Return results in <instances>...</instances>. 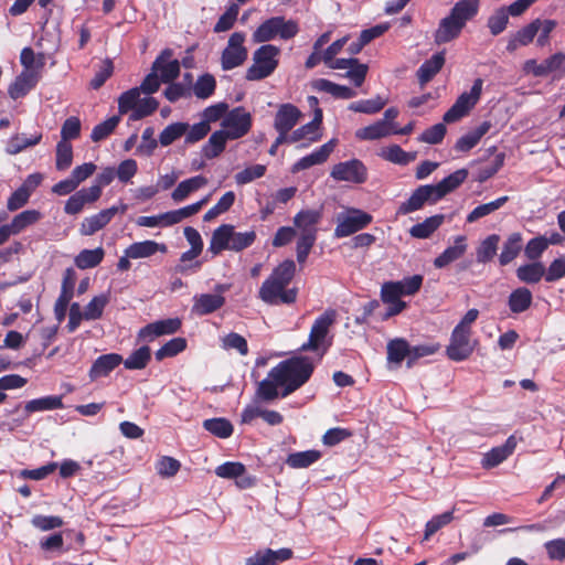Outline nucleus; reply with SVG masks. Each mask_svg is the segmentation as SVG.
<instances>
[{
    "label": "nucleus",
    "mask_w": 565,
    "mask_h": 565,
    "mask_svg": "<svg viewBox=\"0 0 565 565\" xmlns=\"http://www.w3.org/2000/svg\"><path fill=\"white\" fill-rule=\"evenodd\" d=\"M299 32L298 22L286 20L284 17H271L265 20L253 33L255 43H266L279 36L281 40H290Z\"/></svg>",
    "instance_id": "nucleus-3"
},
{
    "label": "nucleus",
    "mask_w": 565,
    "mask_h": 565,
    "mask_svg": "<svg viewBox=\"0 0 565 565\" xmlns=\"http://www.w3.org/2000/svg\"><path fill=\"white\" fill-rule=\"evenodd\" d=\"M479 0H459L450 10V15L461 25L466 26L479 10Z\"/></svg>",
    "instance_id": "nucleus-40"
},
{
    "label": "nucleus",
    "mask_w": 565,
    "mask_h": 565,
    "mask_svg": "<svg viewBox=\"0 0 565 565\" xmlns=\"http://www.w3.org/2000/svg\"><path fill=\"white\" fill-rule=\"evenodd\" d=\"M298 296L297 288H287L284 284L269 277L262 284L258 297L267 305H291Z\"/></svg>",
    "instance_id": "nucleus-5"
},
{
    "label": "nucleus",
    "mask_w": 565,
    "mask_h": 565,
    "mask_svg": "<svg viewBox=\"0 0 565 565\" xmlns=\"http://www.w3.org/2000/svg\"><path fill=\"white\" fill-rule=\"evenodd\" d=\"M105 256V252L102 247L95 249H83L75 257L74 263L79 269H88L98 266Z\"/></svg>",
    "instance_id": "nucleus-47"
},
{
    "label": "nucleus",
    "mask_w": 565,
    "mask_h": 565,
    "mask_svg": "<svg viewBox=\"0 0 565 565\" xmlns=\"http://www.w3.org/2000/svg\"><path fill=\"white\" fill-rule=\"evenodd\" d=\"M402 296L403 291L396 281H386L382 285L381 299L384 303L388 305L384 319L396 316L406 308V302L401 299Z\"/></svg>",
    "instance_id": "nucleus-14"
},
{
    "label": "nucleus",
    "mask_w": 565,
    "mask_h": 565,
    "mask_svg": "<svg viewBox=\"0 0 565 565\" xmlns=\"http://www.w3.org/2000/svg\"><path fill=\"white\" fill-rule=\"evenodd\" d=\"M42 140V134L36 132L30 138H26L24 135H14L12 136L7 143V152L9 154H18L25 150L29 147H33L38 143H40Z\"/></svg>",
    "instance_id": "nucleus-48"
},
{
    "label": "nucleus",
    "mask_w": 565,
    "mask_h": 565,
    "mask_svg": "<svg viewBox=\"0 0 565 565\" xmlns=\"http://www.w3.org/2000/svg\"><path fill=\"white\" fill-rule=\"evenodd\" d=\"M296 275V263L292 259H285L277 265L269 277L288 287Z\"/></svg>",
    "instance_id": "nucleus-57"
},
{
    "label": "nucleus",
    "mask_w": 565,
    "mask_h": 565,
    "mask_svg": "<svg viewBox=\"0 0 565 565\" xmlns=\"http://www.w3.org/2000/svg\"><path fill=\"white\" fill-rule=\"evenodd\" d=\"M547 242L545 236H536L531 238L525 247L524 255L531 262H539L543 253L547 249Z\"/></svg>",
    "instance_id": "nucleus-62"
},
{
    "label": "nucleus",
    "mask_w": 565,
    "mask_h": 565,
    "mask_svg": "<svg viewBox=\"0 0 565 565\" xmlns=\"http://www.w3.org/2000/svg\"><path fill=\"white\" fill-rule=\"evenodd\" d=\"M335 146L334 140H330L312 151L310 154L302 157L294 163L291 171L294 173L309 169L316 164H321L329 158Z\"/></svg>",
    "instance_id": "nucleus-24"
},
{
    "label": "nucleus",
    "mask_w": 565,
    "mask_h": 565,
    "mask_svg": "<svg viewBox=\"0 0 565 565\" xmlns=\"http://www.w3.org/2000/svg\"><path fill=\"white\" fill-rule=\"evenodd\" d=\"M222 130L227 132L230 140L244 137L252 128V116L244 107L238 106L230 110L223 118Z\"/></svg>",
    "instance_id": "nucleus-8"
},
{
    "label": "nucleus",
    "mask_w": 565,
    "mask_h": 565,
    "mask_svg": "<svg viewBox=\"0 0 565 565\" xmlns=\"http://www.w3.org/2000/svg\"><path fill=\"white\" fill-rule=\"evenodd\" d=\"M186 349V340L184 338H173L164 343L156 351V359L162 361L166 358H172Z\"/></svg>",
    "instance_id": "nucleus-59"
},
{
    "label": "nucleus",
    "mask_w": 565,
    "mask_h": 565,
    "mask_svg": "<svg viewBox=\"0 0 565 565\" xmlns=\"http://www.w3.org/2000/svg\"><path fill=\"white\" fill-rule=\"evenodd\" d=\"M386 105V100L380 96L371 99H361L349 105V109L355 113L373 115L381 111Z\"/></svg>",
    "instance_id": "nucleus-56"
},
{
    "label": "nucleus",
    "mask_w": 565,
    "mask_h": 565,
    "mask_svg": "<svg viewBox=\"0 0 565 565\" xmlns=\"http://www.w3.org/2000/svg\"><path fill=\"white\" fill-rule=\"evenodd\" d=\"M545 266L541 262H531L529 264L521 265L516 269V277L524 284L534 285L544 278Z\"/></svg>",
    "instance_id": "nucleus-42"
},
{
    "label": "nucleus",
    "mask_w": 565,
    "mask_h": 565,
    "mask_svg": "<svg viewBox=\"0 0 565 565\" xmlns=\"http://www.w3.org/2000/svg\"><path fill=\"white\" fill-rule=\"evenodd\" d=\"M119 121H120V116L117 115V116H113V117L104 120L103 122H99L98 125H96L92 130V135H90L92 140L94 142H98V141L106 139L110 134H113L115 128L118 126Z\"/></svg>",
    "instance_id": "nucleus-64"
},
{
    "label": "nucleus",
    "mask_w": 565,
    "mask_h": 565,
    "mask_svg": "<svg viewBox=\"0 0 565 565\" xmlns=\"http://www.w3.org/2000/svg\"><path fill=\"white\" fill-rule=\"evenodd\" d=\"M215 89H216V79L210 73H205V74L199 76L192 87L194 96L199 99L210 98L212 95H214Z\"/></svg>",
    "instance_id": "nucleus-51"
},
{
    "label": "nucleus",
    "mask_w": 565,
    "mask_h": 565,
    "mask_svg": "<svg viewBox=\"0 0 565 565\" xmlns=\"http://www.w3.org/2000/svg\"><path fill=\"white\" fill-rule=\"evenodd\" d=\"M279 47L273 44L259 46L253 54V64L246 70L247 81H262L269 77L279 64Z\"/></svg>",
    "instance_id": "nucleus-2"
},
{
    "label": "nucleus",
    "mask_w": 565,
    "mask_h": 565,
    "mask_svg": "<svg viewBox=\"0 0 565 565\" xmlns=\"http://www.w3.org/2000/svg\"><path fill=\"white\" fill-rule=\"evenodd\" d=\"M330 175L337 181L362 184L367 180V169L361 160L351 159L334 164Z\"/></svg>",
    "instance_id": "nucleus-10"
},
{
    "label": "nucleus",
    "mask_w": 565,
    "mask_h": 565,
    "mask_svg": "<svg viewBox=\"0 0 565 565\" xmlns=\"http://www.w3.org/2000/svg\"><path fill=\"white\" fill-rule=\"evenodd\" d=\"M471 333L466 330H461V327H455L449 344L446 348V354L449 360L455 362H461L473 353L476 342L471 340Z\"/></svg>",
    "instance_id": "nucleus-9"
},
{
    "label": "nucleus",
    "mask_w": 565,
    "mask_h": 565,
    "mask_svg": "<svg viewBox=\"0 0 565 565\" xmlns=\"http://www.w3.org/2000/svg\"><path fill=\"white\" fill-rule=\"evenodd\" d=\"M334 320V310H327L320 315L311 327L308 341L301 345L300 350L303 352L318 351L323 347L322 353H326L331 343H328L327 345L323 344Z\"/></svg>",
    "instance_id": "nucleus-7"
},
{
    "label": "nucleus",
    "mask_w": 565,
    "mask_h": 565,
    "mask_svg": "<svg viewBox=\"0 0 565 565\" xmlns=\"http://www.w3.org/2000/svg\"><path fill=\"white\" fill-rule=\"evenodd\" d=\"M150 360V348L148 345H142L135 350L126 360L122 359V363L127 370H143Z\"/></svg>",
    "instance_id": "nucleus-52"
},
{
    "label": "nucleus",
    "mask_w": 565,
    "mask_h": 565,
    "mask_svg": "<svg viewBox=\"0 0 565 565\" xmlns=\"http://www.w3.org/2000/svg\"><path fill=\"white\" fill-rule=\"evenodd\" d=\"M372 220L371 214L359 209H352L348 215L338 218L334 236L338 238L350 236L365 228Z\"/></svg>",
    "instance_id": "nucleus-11"
},
{
    "label": "nucleus",
    "mask_w": 565,
    "mask_h": 565,
    "mask_svg": "<svg viewBox=\"0 0 565 565\" xmlns=\"http://www.w3.org/2000/svg\"><path fill=\"white\" fill-rule=\"evenodd\" d=\"M182 321L179 318H169L148 323L139 331L140 338H156L164 334H173L181 329Z\"/></svg>",
    "instance_id": "nucleus-23"
},
{
    "label": "nucleus",
    "mask_w": 565,
    "mask_h": 565,
    "mask_svg": "<svg viewBox=\"0 0 565 565\" xmlns=\"http://www.w3.org/2000/svg\"><path fill=\"white\" fill-rule=\"evenodd\" d=\"M509 201V196H500L495 199L494 201H491L489 203L480 204L476 206L468 215H467V222L468 223H475L479 218L484 217L494 211L502 207L507 202Z\"/></svg>",
    "instance_id": "nucleus-53"
},
{
    "label": "nucleus",
    "mask_w": 565,
    "mask_h": 565,
    "mask_svg": "<svg viewBox=\"0 0 565 565\" xmlns=\"http://www.w3.org/2000/svg\"><path fill=\"white\" fill-rule=\"evenodd\" d=\"M445 64V53H435L426 60L417 70V77L422 86L427 84L443 68Z\"/></svg>",
    "instance_id": "nucleus-34"
},
{
    "label": "nucleus",
    "mask_w": 565,
    "mask_h": 565,
    "mask_svg": "<svg viewBox=\"0 0 565 565\" xmlns=\"http://www.w3.org/2000/svg\"><path fill=\"white\" fill-rule=\"evenodd\" d=\"M109 302V295L102 294L95 296L85 307L84 309V319L85 320H97L102 318L103 312L107 303Z\"/></svg>",
    "instance_id": "nucleus-58"
},
{
    "label": "nucleus",
    "mask_w": 565,
    "mask_h": 565,
    "mask_svg": "<svg viewBox=\"0 0 565 565\" xmlns=\"http://www.w3.org/2000/svg\"><path fill=\"white\" fill-rule=\"evenodd\" d=\"M411 345L403 338H396L387 343V360L388 362L401 364L406 358L409 359Z\"/></svg>",
    "instance_id": "nucleus-45"
},
{
    "label": "nucleus",
    "mask_w": 565,
    "mask_h": 565,
    "mask_svg": "<svg viewBox=\"0 0 565 565\" xmlns=\"http://www.w3.org/2000/svg\"><path fill=\"white\" fill-rule=\"evenodd\" d=\"M468 171L466 169H459L448 177L444 178L437 184H433V191L435 193V200H440L448 193L459 188L467 179Z\"/></svg>",
    "instance_id": "nucleus-29"
},
{
    "label": "nucleus",
    "mask_w": 565,
    "mask_h": 565,
    "mask_svg": "<svg viewBox=\"0 0 565 565\" xmlns=\"http://www.w3.org/2000/svg\"><path fill=\"white\" fill-rule=\"evenodd\" d=\"M523 248V237L519 232L512 233L504 241L501 254L499 255V264L507 266L513 262Z\"/></svg>",
    "instance_id": "nucleus-32"
},
{
    "label": "nucleus",
    "mask_w": 565,
    "mask_h": 565,
    "mask_svg": "<svg viewBox=\"0 0 565 565\" xmlns=\"http://www.w3.org/2000/svg\"><path fill=\"white\" fill-rule=\"evenodd\" d=\"M207 184V179L203 175H195L181 181L171 193L174 202L184 201L192 192L200 190Z\"/></svg>",
    "instance_id": "nucleus-38"
},
{
    "label": "nucleus",
    "mask_w": 565,
    "mask_h": 565,
    "mask_svg": "<svg viewBox=\"0 0 565 565\" xmlns=\"http://www.w3.org/2000/svg\"><path fill=\"white\" fill-rule=\"evenodd\" d=\"M322 109L317 108L313 111V118L306 125L297 128L289 135V143L298 142L301 140H308L310 142H316L320 139L319 128L322 124Z\"/></svg>",
    "instance_id": "nucleus-19"
},
{
    "label": "nucleus",
    "mask_w": 565,
    "mask_h": 565,
    "mask_svg": "<svg viewBox=\"0 0 565 565\" xmlns=\"http://www.w3.org/2000/svg\"><path fill=\"white\" fill-rule=\"evenodd\" d=\"M321 458V452L315 449L298 451L287 457L286 463L291 468H307Z\"/></svg>",
    "instance_id": "nucleus-54"
},
{
    "label": "nucleus",
    "mask_w": 565,
    "mask_h": 565,
    "mask_svg": "<svg viewBox=\"0 0 565 565\" xmlns=\"http://www.w3.org/2000/svg\"><path fill=\"white\" fill-rule=\"evenodd\" d=\"M168 247L163 243H157L154 241H142L136 242L129 245L125 250L128 257L132 259L147 258L153 256L156 253H167Z\"/></svg>",
    "instance_id": "nucleus-28"
},
{
    "label": "nucleus",
    "mask_w": 565,
    "mask_h": 565,
    "mask_svg": "<svg viewBox=\"0 0 565 565\" xmlns=\"http://www.w3.org/2000/svg\"><path fill=\"white\" fill-rule=\"evenodd\" d=\"M500 236L498 234H491L487 236L476 250L477 262L480 264H487L493 259L497 255Z\"/></svg>",
    "instance_id": "nucleus-46"
},
{
    "label": "nucleus",
    "mask_w": 565,
    "mask_h": 565,
    "mask_svg": "<svg viewBox=\"0 0 565 565\" xmlns=\"http://www.w3.org/2000/svg\"><path fill=\"white\" fill-rule=\"evenodd\" d=\"M491 122L483 121L475 130L461 136L455 145L457 151L467 152L475 148L481 138L490 130Z\"/></svg>",
    "instance_id": "nucleus-37"
},
{
    "label": "nucleus",
    "mask_w": 565,
    "mask_h": 565,
    "mask_svg": "<svg viewBox=\"0 0 565 565\" xmlns=\"http://www.w3.org/2000/svg\"><path fill=\"white\" fill-rule=\"evenodd\" d=\"M233 237V225L231 224H222L216 230H214L209 250L213 255H218L223 250H231V241Z\"/></svg>",
    "instance_id": "nucleus-30"
},
{
    "label": "nucleus",
    "mask_w": 565,
    "mask_h": 565,
    "mask_svg": "<svg viewBox=\"0 0 565 565\" xmlns=\"http://www.w3.org/2000/svg\"><path fill=\"white\" fill-rule=\"evenodd\" d=\"M63 407L62 396L49 395L26 402L24 405V414L25 417H29L31 414L36 412L54 411Z\"/></svg>",
    "instance_id": "nucleus-33"
},
{
    "label": "nucleus",
    "mask_w": 565,
    "mask_h": 565,
    "mask_svg": "<svg viewBox=\"0 0 565 565\" xmlns=\"http://www.w3.org/2000/svg\"><path fill=\"white\" fill-rule=\"evenodd\" d=\"M313 370L315 365L308 356H294L274 366L269 376L280 384L281 397H287L310 380Z\"/></svg>",
    "instance_id": "nucleus-1"
},
{
    "label": "nucleus",
    "mask_w": 565,
    "mask_h": 565,
    "mask_svg": "<svg viewBox=\"0 0 565 565\" xmlns=\"http://www.w3.org/2000/svg\"><path fill=\"white\" fill-rule=\"evenodd\" d=\"M159 107V102L154 97L140 99L136 109L129 115V121H137L152 115Z\"/></svg>",
    "instance_id": "nucleus-61"
},
{
    "label": "nucleus",
    "mask_w": 565,
    "mask_h": 565,
    "mask_svg": "<svg viewBox=\"0 0 565 565\" xmlns=\"http://www.w3.org/2000/svg\"><path fill=\"white\" fill-rule=\"evenodd\" d=\"M322 213L319 210H301L294 217V224L300 230V234L317 235V224L320 222Z\"/></svg>",
    "instance_id": "nucleus-31"
},
{
    "label": "nucleus",
    "mask_w": 565,
    "mask_h": 565,
    "mask_svg": "<svg viewBox=\"0 0 565 565\" xmlns=\"http://www.w3.org/2000/svg\"><path fill=\"white\" fill-rule=\"evenodd\" d=\"M438 202L435 200V193L433 191V184L419 185L408 198L407 201L403 202L397 210V214L406 215L423 209L426 203L434 204Z\"/></svg>",
    "instance_id": "nucleus-13"
},
{
    "label": "nucleus",
    "mask_w": 565,
    "mask_h": 565,
    "mask_svg": "<svg viewBox=\"0 0 565 565\" xmlns=\"http://www.w3.org/2000/svg\"><path fill=\"white\" fill-rule=\"evenodd\" d=\"M246 34L237 31L231 34L227 45L221 54V67L223 71H231L245 63L248 57L247 47L244 45Z\"/></svg>",
    "instance_id": "nucleus-6"
},
{
    "label": "nucleus",
    "mask_w": 565,
    "mask_h": 565,
    "mask_svg": "<svg viewBox=\"0 0 565 565\" xmlns=\"http://www.w3.org/2000/svg\"><path fill=\"white\" fill-rule=\"evenodd\" d=\"M42 217V214L38 210H25L19 214H17L11 223L1 225L6 231V235L8 238L11 235H17L24 231L28 226H31L39 222Z\"/></svg>",
    "instance_id": "nucleus-26"
},
{
    "label": "nucleus",
    "mask_w": 565,
    "mask_h": 565,
    "mask_svg": "<svg viewBox=\"0 0 565 565\" xmlns=\"http://www.w3.org/2000/svg\"><path fill=\"white\" fill-rule=\"evenodd\" d=\"M203 428L217 438L226 439L233 435L232 423L224 417H215L203 420Z\"/></svg>",
    "instance_id": "nucleus-44"
},
{
    "label": "nucleus",
    "mask_w": 565,
    "mask_h": 565,
    "mask_svg": "<svg viewBox=\"0 0 565 565\" xmlns=\"http://www.w3.org/2000/svg\"><path fill=\"white\" fill-rule=\"evenodd\" d=\"M393 124L386 120H377L376 122L356 130L355 136L360 140H376L392 135Z\"/></svg>",
    "instance_id": "nucleus-41"
},
{
    "label": "nucleus",
    "mask_w": 565,
    "mask_h": 565,
    "mask_svg": "<svg viewBox=\"0 0 565 565\" xmlns=\"http://www.w3.org/2000/svg\"><path fill=\"white\" fill-rule=\"evenodd\" d=\"M122 363V356L118 353L99 355L92 364L88 376L92 382L108 376Z\"/></svg>",
    "instance_id": "nucleus-20"
},
{
    "label": "nucleus",
    "mask_w": 565,
    "mask_h": 565,
    "mask_svg": "<svg viewBox=\"0 0 565 565\" xmlns=\"http://www.w3.org/2000/svg\"><path fill=\"white\" fill-rule=\"evenodd\" d=\"M140 100V88L134 87L124 92L118 98V113L120 115L134 111Z\"/></svg>",
    "instance_id": "nucleus-60"
},
{
    "label": "nucleus",
    "mask_w": 565,
    "mask_h": 565,
    "mask_svg": "<svg viewBox=\"0 0 565 565\" xmlns=\"http://www.w3.org/2000/svg\"><path fill=\"white\" fill-rule=\"evenodd\" d=\"M463 28V25L448 14L446 18L440 20L438 28L434 33V41L438 45L448 43L457 39Z\"/></svg>",
    "instance_id": "nucleus-27"
},
{
    "label": "nucleus",
    "mask_w": 565,
    "mask_h": 565,
    "mask_svg": "<svg viewBox=\"0 0 565 565\" xmlns=\"http://www.w3.org/2000/svg\"><path fill=\"white\" fill-rule=\"evenodd\" d=\"M126 211V204H121L119 207L111 206L109 209L102 210L89 217H85L81 224L79 232L82 235L90 236L104 228L118 212L125 213Z\"/></svg>",
    "instance_id": "nucleus-12"
},
{
    "label": "nucleus",
    "mask_w": 565,
    "mask_h": 565,
    "mask_svg": "<svg viewBox=\"0 0 565 565\" xmlns=\"http://www.w3.org/2000/svg\"><path fill=\"white\" fill-rule=\"evenodd\" d=\"M312 87L318 92H324L339 99H351L356 96V92L349 86L335 84L326 78L313 81Z\"/></svg>",
    "instance_id": "nucleus-35"
},
{
    "label": "nucleus",
    "mask_w": 565,
    "mask_h": 565,
    "mask_svg": "<svg viewBox=\"0 0 565 565\" xmlns=\"http://www.w3.org/2000/svg\"><path fill=\"white\" fill-rule=\"evenodd\" d=\"M533 302V295L526 287H519L514 289L508 298V307L514 315L525 312Z\"/></svg>",
    "instance_id": "nucleus-36"
},
{
    "label": "nucleus",
    "mask_w": 565,
    "mask_h": 565,
    "mask_svg": "<svg viewBox=\"0 0 565 565\" xmlns=\"http://www.w3.org/2000/svg\"><path fill=\"white\" fill-rule=\"evenodd\" d=\"M515 447V437H508L503 445L493 447L491 450L483 455L481 460L482 468L491 469L499 466L513 454Z\"/></svg>",
    "instance_id": "nucleus-21"
},
{
    "label": "nucleus",
    "mask_w": 565,
    "mask_h": 565,
    "mask_svg": "<svg viewBox=\"0 0 565 565\" xmlns=\"http://www.w3.org/2000/svg\"><path fill=\"white\" fill-rule=\"evenodd\" d=\"M445 221L444 214H436L427 217L425 221L413 225L409 230L412 237L425 239L431 236Z\"/></svg>",
    "instance_id": "nucleus-39"
},
{
    "label": "nucleus",
    "mask_w": 565,
    "mask_h": 565,
    "mask_svg": "<svg viewBox=\"0 0 565 565\" xmlns=\"http://www.w3.org/2000/svg\"><path fill=\"white\" fill-rule=\"evenodd\" d=\"M301 116L302 114L297 106L290 103L282 104L275 115L274 127L278 134L289 135Z\"/></svg>",
    "instance_id": "nucleus-17"
},
{
    "label": "nucleus",
    "mask_w": 565,
    "mask_h": 565,
    "mask_svg": "<svg viewBox=\"0 0 565 565\" xmlns=\"http://www.w3.org/2000/svg\"><path fill=\"white\" fill-rule=\"evenodd\" d=\"M540 29L541 19L533 20L531 23L526 24L516 32L514 41L509 42L508 50H514L516 46L515 42L523 46L530 44L539 33Z\"/></svg>",
    "instance_id": "nucleus-49"
},
{
    "label": "nucleus",
    "mask_w": 565,
    "mask_h": 565,
    "mask_svg": "<svg viewBox=\"0 0 565 565\" xmlns=\"http://www.w3.org/2000/svg\"><path fill=\"white\" fill-rule=\"evenodd\" d=\"M39 74L34 70H23L9 85V96L17 100L26 96L38 84Z\"/></svg>",
    "instance_id": "nucleus-18"
},
{
    "label": "nucleus",
    "mask_w": 565,
    "mask_h": 565,
    "mask_svg": "<svg viewBox=\"0 0 565 565\" xmlns=\"http://www.w3.org/2000/svg\"><path fill=\"white\" fill-rule=\"evenodd\" d=\"M189 124L173 122L168 125L159 135V142L161 146L167 147L186 134Z\"/></svg>",
    "instance_id": "nucleus-55"
},
{
    "label": "nucleus",
    "mask_w": 565,
    "mask_h": 565,
    "mask_svg": "<svg viewBox=\"0 0 565 565\" xmlns=\"http://www.w3.org/2000/svg\"><path fill=\"white\" fill-rule=\"evenodd\" d=\"M294 552L289 547H281L279 550L264 548L258 550L254 555L245 559L246 565H279L289 561Z\"/></svg>",
    "instance_id": "nucleus-15"
},
{
    "label": "nucleus",
    "mask_w": 565,
    "mask_h": 565,
    "mask_svg": "<svg viewBox=\"0 0 565 565\" xmlns=\"http://www.w3.org/2000/svg\"><path fill=\"white\" fill-rule=\"evenodd\" d=\"M230 139L227 132L224 130L214 131L207 142L202 148V153L206 159H214L218 157L226 147V141Z\"/></svg>",
    "instance_id": "nucleus-43"
},
{
    "label": "nucleus",
    "mask_w": 565,
    "mask_h": 565,
    "mask_svg": "<svg viewBox=\"0 0 565 565\" xmlns=\"http://www.w3.org/2000/svg\"><path fill=\"white\" fill-rule=\"evenodd\" d=\"M226 300L224 296L212 294H200L193 297L192 313L196 316H207L220 310Z\"/></svg>",
    "instance_id": "nucleus-22"
},
{
    "label": "nucleus",
    "mask_w": 565,
    "mask_h": 565,
    "mask_svg": "<svg viewBox=\"0 0 565 565\" xmlns=\"http://www.w3.org/2000/svg\"><path fill=\"white\" fill-rule=\"evenodd\" d=\"M173 55L171 49H164L152 64V71L160 73L163 83H171L180 75V62L170 60Z\"/></svg>",
    "instance_id": "nucleus-16"
},
{
    "label": "nucleus",
    "mask_w": 565,
    "mask_h": 565,
    "mask_svg": "<svg viewBox=\"0 0 565 565\" xmlns=\"http://www.w3.org/2000/svg\"><path fill=\"white\" fill-rule=\"evenodd\" d=\"M73 162V147L70 142L58 141L56 145L55 167L58 171H65Z\"/></svg>",
    "instance_id": "nucleus-63"
},
{
    "label": "nucleus",
    "mask_w": 565,
    "mask_h": 565,
    "mask_svg": "<svg viewBox=\"0 0 565 565\" xmlns=\"http://www.w3.org/2000/svg\"><path fill=\"white\" fill-rule=\"evenodd\" d=\"M209 202V196H205L201 201H198L193 204L186 205L179 210L166 212V218L172 225L180 223L182 220L190 217L201 211L203 205Z\"/></svg>",
    "instance_id": "nucleus-50"
},
{
    "label": "nucleus",
    "mask_w": 565,
    "mask_h": 565,
    "mask_svg": "<svg viewBox=\"0 0 565 565\" xmlns=\"http://www.w3.org/2000/svg\"><path fill=\"white\" fill-rule=\"evenodd\" d=\"M467 237L459 235L455 237L454 245L448 246L439 256L434 259V266L436 268H444L449 264L461 258L467 252Z\"/></svg>",
    "instance_id": "nucleus-25"
},
{
    "label": "nucleus",
    "mask_w": 565,
    "mask_h": 565,
    "mask_svg": "<svg viewBox=\"0 0 565 565\" xmlns=\"http://www.w3.org/2000/svg\"><path fill=\"white\" fill-rule=\"evenodd\" d=\"M483 81L475 79L470 92L462 93L454 105L444 114V121L447 124L456 122L467 116L477 105L482 93Z\"/></svg>",
    "instance_id": "nucleus-4"
}]
</instances>
